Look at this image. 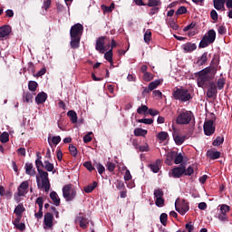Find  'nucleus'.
<instances>
[{"mask_svg": "<svg viewBox=\"0 0 232 232\" xmlns=\"http://www.w3.org/2000/svg\"><path fill=\"white\" fill-rule=\"evenodd\" d=\"M215 71H213L211 67H207L201 70L199 72H198V86L199 88H206V86H208V82L215 79Z\"/></svg>", "mask_w": 232, "mask_h": 232, "instance_id": "f257e3e1", "label": "nucleus"}, {"mask_svg": "<svg viewBox=\"0 0 232 232\" xmlns=\"http://www.w3.org/2000/svg\"><path fill=\"white\" fill-rule=\"evenodd\" d=\"M36 184L38 189H44L45 193L50 191V179H48V172L44 170H38V176H36Z\"/></svg>", "mask_w": 232, "mask_h": 232, "instance_id": "f03ea898", "label": "nucleus"}, {"mask_svg": "<svg viewBox=\"0 0 232 232\" xmlns=\"http://www.w3.org/2000/svg\"><path fill=\"white\" fill-rule=\"evenodd\" d=\"M172 95L176 101H180V102H188V101H191L192 99L191 93L189 92V91L182 87L176 88L173 91Z\"/></svg>", "mask_w": 232, "mask_h": 232, "instance_id": "7ed1b4c3", "label": "nucleus"}, {"mask_svg": "<svg viewBox=\"0 0 232 232\" xmlns=\"http://www.w3.org/2000/svg\"><path fill=\"white\" fill-rule=\"evenodd\" d=\"M193 117L194 115L191 111L183 109L178 113V116L176 118V123L181 125L189 124V122H191V121L193 120Z\"/></svg>", "mask_w": 232, "mask_h": 232, "instance_id": "20e7f679", "label": "nucleus"}, {"mask_svg": "<svg viewBox=\"0 0 232 232\" xmlns=\"http://www.w3.org/2000/svg\"><path fill=\"white\" fill-rule=\"evenodd\" d=\"M217 39V32L214 29L208 30L199 43V48H208V44H213Z\"/></svg>", "mask_w": 232, "mask_h": 232, "instance_id": "39448f33", "label": "nucleus"}, {"mask_svg": "<svg viewBox=\"0 0 232 232\" xmlns=\"http://www.w3.org/2000/svg\"><path fill=\"white\" fill-rule=\"evenodd\" d=\"M63 197L67 202H72L77 197V189L72 184L65 185L63 188Z\"/></svg>", "mask_w": 232, "mask_h": 232, "instance_id": "423d86ee", "label": "nucleus"}, {"mask_svg": "<svg viewBox=\"0 0 232 232\" xmlns=\"http://www.w3.org/2000/svg\"><path fill=\"white\" fill-rule=\"evenodd\" d=\"M164 191L162 189L158 188L154 190V198L155 204L158 208H162L164 207Z\"/></svg>", "mask_w": 232, "mask_h": 232, "instance_id": "0eeeda50", "label": "nucleus"}, {"mask_svg": "<svg viewBox=\"0 0 232 232\" xmlns=\"http://www.w3.org/2000/svg\"><path fill=\"white\" fill-rule=\"evenodd\" d=\"M82 30H84V27L81 24H75L71 27L70 35L71 37H78L81 38L82 35Z\"/></svg>", "mask_w": 232, "mask_h": 232, "instance_id": "6e6552de", "label": "nucleus"}, {"mask_svg": "<svg viewBox=\"0 0 232 232\" xmlns=\"http://www.w3.org/2000/svg\"><path fill=\"white\" fill-rule=\"evenodd\" d=\"M53 214L47 212L44 214V229H53Z\"/></svg>", "mask_w": 232, "mask_h": 232, "instance_id": "1a4fd4ad", "label": "nucleus"}, {"mask_svg": "<svg viewBox=\"0 0 232 232\" xmlns=\"http://www.w3.org/2000/svg\"><path fill=\"white\" fill-rule=\"evenodd\" d=\"M176 211L179 213V215H186L189 211V205L186 203V201H182L181 204L179 206V200L175 202Z\"/></svg>", "mask_w": 232, "mask_h": 232, "instance_id": "9d476101", "label": "nucleus"}, {"mask_svg": "<svg viewBox=\"0 0 232 232\" xmlns=\"http://www.w3.org/2000/svg\"><path fill=\"white\" fill-rule=\"evenodd\" d=\"M205 135L210 136L215 133V125H213V121L209 120L205 121L203 126Z\"/></svg>", "mask_w": 232, "mask_h": 232, "instance_id": "9b49d317", "label": "nucleus"}, {"mask_svg": "<svg viewBox=\"0 0 232 232\" xmlns=\"http://www.w3.org/2000/svg\"><path fill=\"white\" fill-rule=\"evenodd\" d=\"M29 186L30 184L28 183V180L22 182L18 187V193H17L18 197H24V195L28 193Z\"/></svg>", "mask_w": 232, "mask_h": 232, "instance_id": "f8f14e48", "label": "nucleus"}, {"mask_svg": "<svg viewBox=\"0 0 232 232\" xmlns=\"http://www.w3.org/2000/svg\"><path fill=\"white\" fill-rule=\"evenodd\" d=\"M217 85L215 84V82H210L208 84V89L207 92V97H208V99H215V97H217Z\"/></svg>", "mask_w": 232, "mask_h": 232, "instance_id": "ddd939ff", "label": "nucleus"}, {"mask_svg": "<svg viewBox=\"0 0 232 232\" xmlns=\"http://www.w3.org/2000/svg\"><path fill=\"white\" fill-rule=\"evenodd\" d=\"M185 166L176 167L172 169L171 177L174 179H180L184 175Z\"/></svg>", "mask_w": 232, "mask_h": 232, "instance_id": "4468645a", "label": "nucleus"}, {"mask_svg": "<svg viewBox=\"0 0 232 232\" xmlns=\"http://www.w3.org/2000/svg\"><path fill=\"white\" fill-rule=\"evenodd\" d=\"M181 48L185 53H191V52H195V50H197V44L193 43H186L181 45Z\"/></svg>", "mask_w": 232, "mask_h": 232, "instance_id": "2eb2a0df", "label": "nucleus"}, {"mask_svg": "<svg viewBox=\"0 0 232 232\" xmlns=\"http://www.w3.org/2000/svg\"><path fill=\"white\" fill-rule=\"evenodd\" d=\"M46 99H48V94H46L44 92H42L36 95L35 102L36 104H44V102H46Z\"/></svg>", "mask_w": 232, "mask_h": 232, "instance_id": "dca6fc26", "label": "nucleus"}, {"mask_svg": "<svg viewBox=\"0 0 232 232\" xmlns=\"http://www.w3.org/2000/svg\"><path fill=\"white\" fill-rule=\"evenodd\" d=\"M96 50L100 52V53H104V52H106V49L104 48V37H100L96 41Z\"/></svg>", "mask_w": 232, "mask_h": 232, "instance_id": "f3484780", "label": "nucleus"}, {"mask_svg": "<svg viewBox=\"0 0 232 232\" xmlns=\"http://www.w3.org/2000/svg\"><path fill=\"white\" fill-rule=\"evenodd\" d=\"M213 3L214 8H216V10H221V12H224V10H226V0H213Z\"/></svg>", "mask_w": 232, "mask_h": 232, "instance_id": "a211bd4d", "label": "nucleus"}, {"mask_svg": "<svg viewBox=\"0 0 232 232\" xmlns=\"http://www.w3.org/2000/svg\"><path fill=\"white\" fill-rule=\"evenodd\" d=\"M24 169L26 175H30V177H35V169L34 168V164L25 163Z\"/></svg>", "mask_w": 232, "mask_h": 232, "instance_id": "6ab92c4d", "label": "nucleus"}, {"mask_svg": "<svg viewBox=\"0 0 232 232\" xmlns=\"http://www.w3.org/2000/svg\"><path fill=\"white\" fill-rule=\"evenodd\" d=\"M76 222H79V225L82 229H86V227H88V219L82 216L77 217Z\"/></svg>", "mask_w": 232, "mask_h": 232, "instance_id": "aec40b11", "label": "nucleus"}, {"mask_svg": "<svg viewBox=\"0 0 232 232\" xmlns=\"http://www.w3.org/2000/svg\"><path fill=\"white\" fill-rule=\"evenodd\" d=\"M50 198L53 200L54 206H60L61 198H59V195H57V192L52 191L50 193Z\"/></svg>", "mask_w": 232, "mask_h": 232, "instance_id": "412c9836", "label": "nucleus"}, {"mask_svg": "<svg viewBox=\"0 0 232 232\" xmlns=\"http://www.w3.org/2000/svg\"><path fill=\"white\" fill-rule=\"evenodd\" d=\"M160 160H157L155 163L149 165V168L153 171V173H159L160 170Z\"/></svg>", "mask_w": 232, "mask_h": 232, "instance_id": "4be33fe9", "label": "nucleus"}, {"mask_svg": "<svg viewBox=\"0 0 232 232\" xmlns=\"http://www.w3.org/2000/svg\"><path fill=\"white\" fill-rule=\"evenodd\" d=\"M134 135L135 137H146V135H148V130L142 128H136L134 129Z\"/></svg>", "mask_w": 232, "mask_h": 232, "instance_id": "5701e85b", "label": "nucleus"}, {"mask_svg": "<svg viewBox=\"0 0 232 232\" xmlns=\"http://www.w3.org/2000/svg\"><path fill=\"white\" fill-rule=\"evenodd\" d=\"M81 44V38L76 36H71V47L73 49H77L79 44Z\"/></svg>", "mask_w": 232, "mask_h": 232, "instance_id": "b1692460", "label": "nucleus"}, {"mask_svg": "<svg viewBox=\"0 0 232 232\" xmlns=\"http://www.w3.org/2000/svg\"><path fill=\"white\" fill-rule=\"evenodd\" d=\"M207 157H209L212 160H216V159H220V151L208 150Z\"/></svg>", "mask_w": 232, "mask_h": 232, "instance_id": "393cba45", "label": "nucleus"}, {"mask_svg": "<svg viewBox=\"0 0 232 232\" xmlns=\"http://www.w3.org/2000/svg\"><path fill=\"white\" fill-rule=\"evenodd\" d=\"M173 139L177 146H181V144H184V140H186V136H180L179 134H175L173 136Z\"/></svg>", "mask_w": 232, "mask_h": 232, "instance_id": "a878e982", "label": "nucleus"}, {"mask_svg": "<svg viewBox=\"0 0 232 232\" xmlns=\"http://www.w3.org/2000/svg\"><path fill=\"white\" fill-rule=\"evenodd\" d=\"M160 84H162L161 80H155V81L151 82L150 83H149L150 91L153 92V90H157V88H159V86H160Z\"/></svg>", "mask_w": 232, "mask_h": 232, "instance_id": "bb28decb", "label": "nucleus"}, {"mask_svg": "<svg viewBox=\"0 0 232 232\" xmlns=\"http://www.w3.org/2000/svg\"><path fill=\"white\" fill-rule=\"evenodd\" d=\"M6 35H10V26L4 25L0 27V37H6Z\"/></svg>", "mask_w": 232, "mask_h": 232, "instance_id": "cd10ccee", "label": "nucleus"}, {"mask_svg": "<svg viewBox=\"0 0 232 232\" xmlns=\"http://www.w3.org/2000/svg\"><path fill=\"white\" fill-rule=\"evenodd\" d=\"M115 9V4L111 3L110 6H107L105 5H102V10L103 11L104 14H110V12H113Z\"/></svg>", "mask_w": 232, "mask_h": 232, "instance_id": "c85d7f7f", "label": "nucleus"}, {"mask_svg": "<svg viewBox=\"0 0 232 232\" xmlns=\"http://www.w3.org/2000/svg\"><path fill=\"white\" fill-rule=\"evenodd\" d=\"M173 159H175V152H169L165 160V164L171 166V164H173Z\"/></svg>", "mask_w": 232, "mask_h": 232, "instance_id": "c756f323", "label": "nucleus"}, {"mask_svg": "<svg viewBox=\"0 0 232 232\" xmlns=\"http://www.w3.org/2000/svg\"><path fill=\"white\" fill-rule=\"evenodd\" d=\"M67 115L70 118L72 124H76V122H77V112H75V111H69L67 112Z\"/></svg>", "mask_w": 232, "mask_h": 232, "instance_id": "7c9ffc66", "label": "nucleus"}, {"mask_svg": "<svg viewBox=\"0 0 232 232\" xmlns=\"http://www.w3.org/2000/svg\"><path fill=\"white\" fill-rule=\"evenodd\" d=\"M95 188H97V181H93L92 184H90V185L84 187L83 191L85 193H92V191H93V189H95Z\"/></svg>", "mask_w": 232, "mask_h": 232, "instance_id": "2f4dec72", "label": "nucleus"}, {"mask_svg": "<svg viewBox=\"0 0 232 232\" xmlns=\"http://www.w3.org/2000/svg\"><path fill=\"white\" fill-rule=\"evenodd\" d=\"M104 59H106V61H108V63H111V64L113 63V51H112V49H111L107 53H105Z\"/></svg>", "mask_w": 232, "mask_h": 232, "instance_id": "473e14b6", "label": "nucleus"}, {"mask_svg": "<svg viewBox=\"0 0 232 232\" xmlns=\"http://www.w3.org/2000/svg\"><path fill=\"white\" fill-rule=\"evenodd\" d=\"M48 142L50 146L53 144V146H57L59 142H61V136H53L51 140L48 138Z\"/></svg>", "mask_w": 232, "mask_h": 232, "instance_id": "72a5a7b5", "label": "nucleus"}, {"mask_svg": "<svg viewBox=\"0 0 232 232\" xmlns=\"http://www.w3.org/2000/svg\"><path fill=\"white\" fill-rule=\"evenodd\" d=\"M25 209H24V206H23V204H19L17 205V207L14 208V215H20L23 216V213H24Z\"/></svg>", "mask_w": 232, "mask_h": 232, "instance_id": "f704fd0d", "label": "nucleus"}, {"mask_svg": "<svg viewBox=\"0 0 232 232\" xmlns=\"http://www.w3.org/2000/svg\"><path fill=\"white\" fill-rule=\"evenodd\" d=\"M208 61V53H204L200 58H198V66H202L204 64H206V62Z\"/></svg>", "mask_w": 232, "mask_h": 232, "instance_id": "c9c22d12", "label": "nucleus"}, {"mask_svg": "<svg viewBox=\"0 0 232 232\" xmlns=\"http://www.w3.org/2000/svg\"><path fill=\"white\" fill-rule=\"evenodd\" d=\"M168 137H169V135L166 131H160L157 134V139H159V140H160L161 142H164V140H166Z\"/></svg>", "mask_w": 232, "mask_h": 232, "instance_id": "e433bc0d", "label": "nucleus"}, {"mask_svg": "<svg viewBox=\"0 0 232 232\" xmlns=\"http://www.w3.org/2000/svg\"><path fill=\"white\" fill-rule=\"evenodd\" d=\"M38 86H39V84L37 83V82L30 81L28 83V90L30 92H36Z\"/></svg>", "mask_w": 232, "mask_h": 232, "instance_id": "4c0bfd02", "label": "nucleus"}, {"mask_svg": "<svg viewBox=\"0 0 232 232\" xmlns=\"http://www.w3.org/2000/svg\"><path fill=\"white\" fill-rule=\"evenodd\" d=\"M9 140H10V134H8V132L5 131L2 134H0V141L3 144L8 142Z\"/></svg>", "mask_w": 232, "mask_h": 232, "instance_id": "58836bf2", "label": "nucleus"}, {"mask_svg": "<svg viewBox=\"0 0 232 232\" xmlns=\"http://www.w3.org/2000/svg\"><path fill=\"white\" fill-rule=\"evenodd\" d=\"M231 209V208L226 204H223L220 206V209H219V214L221 215H227V213H229V210Z\"/></svg>", "mask_w": 232, "mask_h": 232, "instance_id": "ea45409f", "label": "nucleus"}, {"mask_svg": "<svg viewBox=\"0 0 232 232\" xmlns=\"http://www.w3.org/2000/svg\"><path fill=\"white\" fill-rule=\"evenodd\" d=\"M148 111H149V109H148V106L146 105H141L137 109V113H139V115H146Z\"/></svg>", "mask_w": 232, "mask_h": 232, "instance_id": "a19ab883", "label": "nucleus"}, {"mask_svg": "<svg viewBox=\"0 0 232 232\" xmlns=\"http://www.w3.org/2000/svg\"><path fill=\"white\" fill-rule=\"evenodd\" d=\"M37 160H35V166H36V169H37V171H39V170H42L41 169V166L42 167H44V165L43 164V161L41 160V159H42V157H41V155H40V153L39 152H37Z\"/></svg>", "mask_w": 232, "mask_h": 232, "instance_id": "79ce46f5", "label": "nucleus"}, {"mask_svg": "<svg viewBox=\"0 0 232 232\" xmlns=\"http://www.w3.org/2000/svg\"><path fill=\"white\" fill-rule=\"evenodd\" d=\"M150 41H151V31L148 29L144 34V42L149 44Z\"/></svg>", "mask_w": 232, "mask_h": 232, "instance_id": "37998d69", "label": "nucleus"}, {"mask_svg": "<svg viewBox=\"0 0 232 232\" xmlns=\"http://www.w3.org/2000/svg\"><path fill=\"white\" fill-rule=\"evenodd\" d=\"M226 84V79L219 78L217 82L218 90H223Z\"/></svg>", "mask_w": 232, "mask_h": 232, "instance_id": "c03bdc74", "label": "nucleus"}, {"mask_svg": "<svg viewBox=\"0 0 232 232\" xmlns=\"http://www.w3.org/2000/svg\"><path fill=\"white\" fill-rule=\"evenodd\" d=\"M143 81H145L146 82H150V81H153V74L149 72H144Z\"/></svg>", "mask_w": 232, "mask_h": 232, "instance_id": "a18cd8bd", "label": "nucleus"}, {"mask_svg": "<svg viewBox=\"0 0 232 232\" xmlns=\"http://www.w3.org/2000/svg\"><path fill=\"white\" fill-rule=\"evenodd\" d=\"M33 99H34V95L32 93L25 92L24 94V102H32Z\"/></svg>", "mask_w": 232, "mask_h": 232, "instance_id": "49530a36", "label": "nucleus"}, {"mask_svg": "<svg viewBox=\"0 0 232 232\" xmlns=\"http://www.w3.org/2000/svg\"><path fill=\"white\" fill-rule=\"evenodd\" d=\"M160 5V2L158 0H149V3L147 4V6H150L151 8H157Z\"/></svg>", "mask_w": 232, "mask_h": 232, "instance_id": "de8ad7c7", "label": "nucleus"}, {"mask_svg": "<svg viewBox=\"0 0 232 232\" xmlns=\"http://www.w3.org/2000/svg\"><path fill=\"white\" fill-rule=\"evenodd\" d=\"M44 168L45 169H47L48 171H53V163H50V161H48V160H45L44 162Z\"/></svg>", "mask_w": 232, "mask_h": 232, "instance_id": "09e8293b", "label": "nucleus"}, {"mask_svg": "<svg viewBox=\"0 0 232 232\" xmlns=\"http://www.w3.org/2000/svg\"><path fill=\"white\" fill-rule=\"evenodd\" d=\"M184 14H188V8L182 5L176 11V15H182Z\"/></svg>", "mask_w": 232, "mask_h": 232, "instance_id": "8fccbe9b", "label": "nucleus"}, {"mask_svg": "<svg viewBox=\"0 0 232 232\" xmlns=\"http://www.w3.org/2000/svg\"><path fill=\"white\" fill-rule=\"evenodd\" d=\"M160 220L162 226H166V224H168V214L162 213L160 217Z\"/></svg>", "mask_w": 232, "mask_h": 232, "instance_id": "3c124183", "label": "nucleus"}, {"mask_svg": "<svg viewBox=\"0 0 232 232\" xmlns=\"http://www.w3.org/2000/svg\"><path fill=\"white\" fill-rule=\"evenodd\" d=\"M224 142V137H217L216 140L213 141V146H220Z\"/></svg>", "mask_w": 232, "mask_h": 232, "instance_id": "603ef678", "label": "nucleus"}, {"mask_svg": "<svg viewBox=\"0 0 232 232\" xmlns=\"http://www.w3.org/2000/svg\"><path fill=\"white\" fill-rule=\"evenodd\" d=\"M195 172V169L193 167L189 166L187 169L185 167V171L183 172V175H186L188 177H191V174Z\"/></svg>", "mask_w": 232, "mask_h": 232, "instance_id": "864d4df0", "label": "nucleus"}, {"mask_svg": "<svg viewBox=\"0 0 232 232\" xmlns=\"http://www.w3.org/2000/svg\"><path fill=\"white\" fill-rule=\"evenodd\" d=\"M138 122H140V124H153V119L144 118L138 120Z\"/></svg>", "mask_w": 232, "mask_h": 232, "instance_id": "5fc2aeb1", "label": "nucleus"}, {"mask_svg": "<svg viewBox=\"0 0 232 232\" xmlns=\"http://www.w3.org/2000/svg\"><path fill=\"white\" fill-rule=\"evenodd\" d=\"M182 160H184V156H182V153H179L175 157L174 163L181 164Z\"/></svg>", "mask_w": 232, "mask_h": 232, "instance_id": "6e6d98bb", "label": "nucleus"}, {"mask_svg": "<svg viewBox=\"0 0 232 232\" xmlns=\"http://www.w3.org/2000/svg\"><path fill=\"white\" fill-rule=\"evenodd\" d=\"M92 135H93V132H88L84 137H83V142L85 144H88V142H92Z\"/></svg>", "mask_w": 232, "mask_h": 232, "instance_id": "4d7b16f0", "label": "nucleus"}, {"mask_svg": "<svg viewBox=\"0 0 232 232\" xmlns=\"http://www.w3.org/2000/svg\"><path fill=\"white\" fill-rule=\"evenodd\" d=\"M69 151L72 157H77V148L73 145H69Z\"/></svg>", "mask_w": 232, "mask_h": 232, "instance_id": "13d9d810", "label": "nucleus"}, {"mask_svg": "<svg viewBox=\"0 0 232 232\" xmlns=\"http://www.w3.org/2000/svg\"><path fill=\"white\" fill-rule=\"evenodd\" d=\"M84 168H86V169H88V171H93V169H95V168H93V165L92 164V161H87L83 164Z\"/></svg>", "mask_w": 232, "mask_h": 232, "instance_id": "bf43d9fd", "label": "nucleus"}, {"mask_svg": "<svg viewBox=\"0 0 232 232\" xmlns=\"http://www.w3.org/2000/svg\"><path fill=\"white\" fill-rule=\"evenodd\" d=\"M123 179L126 182H128V180H131L132 176L131 172H130V169H126Z\"/></svg>", "mask_w": 232, "mask_h": 232, "instance_id": "052dcab7", "label": "nucleus"}, {"mask_svg": "<svg viewBox=\"0 0 232 232\" xmlns=\"http://www.w3.org/2000/svg\"><path fill=\"white\" fill-rule=\"evenodd\" d=\"M106 167L109 171H114L116 166H115V163H112L111 161H108Z\"/></svg>", "mask_w": 232, "mask_h": 232, "instance_id": "680f3d73", "label": "nucleus"}, {"mask_svg": "<svg viewBox=\"0 0 232 232\" xmlns=\"http://www.w3.org/2000/svg\"><path fill=\"white\" fill-rule=\"evenodd\" d=\"M210 17L213 21H218V14L217 13L216 10H212L210 12Z\"/></svg>", "mask_w": 232, "mask_h": 232, "instance_id": "e2e57ef3", "label": "nucleus"}, {"mask_svg": "<svg viewBox=\"0 0 232 232\" xmlns=\"http://www.w3.org/2000/svg\"><path fill=\"white\" fill-rule=\"evenodd\" d=\"M218 220H220V222H227V215H226V214H218Z\"/></svg>", "mask_w": 232, "mask_h": 232, "instance_id": "0e129e2a", "label": "nucleus"}, {"mask_svg": "<svg viewBox=\"0 0 232 232\" xmlns=\"http://www.w3.org/2000/svg\"><path fill=\"white\" fill-rule=\"evenodd\" d=\"M14 227L16 229H19V231H24V229H26V225H24V223H17Z\"/></svg>", "mask_w": 232, "mask_h": 232, "instance_id": "69168bd1", "label": "nucleus"}, {"mask_svg": "<svg viewBox=\"0 0 232 232\" xmlns=\"http://www.w3.org/2000/svg\"><path fill=\"white\" fill-rule=\"evenodd\" d=\"M36 204L39 206V209H43V206L44 204V201L43 200L42 197L37 198Z\"/></svg>", "mask_w": 232, "mask_h": 232, "instance_id": "338daca9", "label": "nucleus"}, {"mask_svg": "<svg viewBox=\"0 0 232 232\" xmlns=\"http://www.w3.org/2000/svg\"><path fill=\"white\" fill-rule=\"evenodd\" d=\"M218 32L220 35H224V34H226L227 32V29H226V26L224 25H220L218 28Z\"/></svg>", "mask_w": 232, "mask_h": 232, "instance_id": "774afa93", "label": "nucleus"}]
</instances>
